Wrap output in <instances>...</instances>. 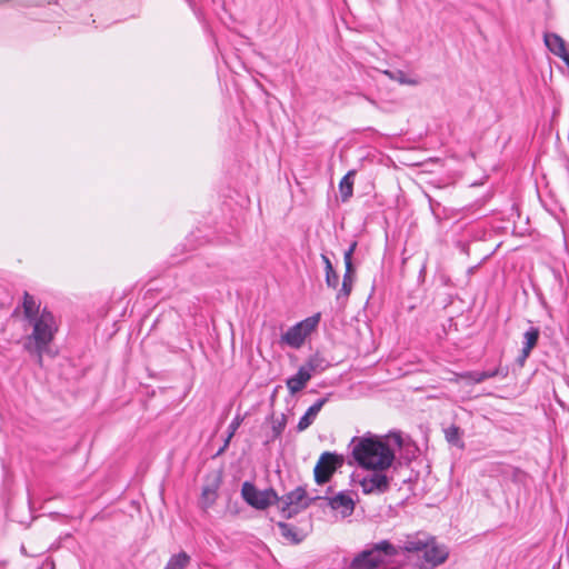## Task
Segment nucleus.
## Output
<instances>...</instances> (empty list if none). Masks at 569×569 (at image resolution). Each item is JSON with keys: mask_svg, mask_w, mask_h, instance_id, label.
<instances>
[{"mask_svg": "<svg viewBox=\"0 0 569 569\" xmlns=\"http://www.w3.org/2000/svg\"><path fill=\"white\" fill-rule=\"evenodd\" d=\"M22 308L26 320L32 327L26 339L24 349L36 356L38 363L42 365L43 355L49 352L50 343L58 331V323L53 315L47 308L40 309V303L28 292L23 295Z\"/></svg>", "mask_w": 569, "mask_h": 569, "instance_id": "1", "label": "nucleus"}, {"mask_svg": "<svg viewBox=\"0 0 569 569\" xmlns=\"http://www.w3.org/2000/svg\"><path fill=\"white\" fill-rule=\"evenodd\" d=\"M352 457L363 469H389L395 452L378 437H355L351 440Z\"/></svg>", "mask_w": 569, "mask_h": 569, "instance_id": "2", "label": "nucleus"}, {"mask_svg": "<svg viewBox=\"0 0 569 569\" xmlns=\"http://www.w3.org/2000/svg\"><path fill=\"white\" fill-rule=\"evenodd\" d=\"M398 556L396 546L382 540L372 546L371 549L362 551L351 562L350 569H375L383 562V557Z\"/></svg>", "mask_w": 569, "mask_h": 569, "instance_id": "3", "label": "nucleus"}, {"mask_svg": "<svg viewBox=\"0 0 569 569\" xmlns=\"http://www.w3.org/2000/svg\"><path fill=\"white\" fill-rule=\"evenodd\" d=\"M317 499V496H309L303 487H297L281 498L278 497L277 503L279 505L283 516L286 518H291L292 516L307 509L311 502Z\"/></svg>", "mask_w": 569, "mask_h": 569, "instance_id": "4", "label": "nucleus"}, {"mask_svg": "<svg viewBox=\"0 0 569 569\" xmlns=\"http://www.w3.org/2000/svg\"><path fill=\"white\" fill-rule=\"evenodd\" d=\"M241 496L249 506L258 510H264L278 501V495L273 489L259 490L249 481L242 483Z\"/></svg>", "mask_w": 569, "mask_h": 569, "instance_id": "5", "label": "nucleus"}, {"mask_svg": "<svg viewBox=\"0 0 569 569\" xmlns=\"http://www.w3.org/2000/svg\"><path fill=\"white\" fill-rule=\"evenodd\" d=\"M318 321L319 316H315L295 325L281 336V342L291 348H300L306 337L316 328Z\"/></svg>", "mask_w": 569, "mask_h": 569, "instance_id": "6", "label": "nucleus"}, {"mask_svg": "<svg viewBox=\"0 0 569 569\" xmlns=\"http://www.w3.org/2000/svg\"><path fill=\"white\" fill-rule=\"evenodd\" d=\"M388 469H371V473L360 480V487L366 495H381L389 490L392 477L387 475Z\"/></svg>", "mask_w": 569, "mask_h": 569, "instance_id": "7", "label": "nucleus"}, {"mask_svg": "<svg viewBox=\"0 0 569 569\" xmlns=\"http://www.w3.org/2000/svg\"><path fill=\"white\" fill-rule=\"evenodd\" d=\"M341 463L342 458L340 456L332 452H323L313 470L316 482L319 485L328 482Z\"/></svg>", "mask_w": 569, "mask_h": 569, "instance_id": "8", "label": "nucleus"}, {"mask_svg": "<svg viewBox=\"0 0 569 569\" xmlns=\"http://www.w3.org/2000/svg\"><path fill=\"white\" fill-rule=\"evenodd\" d=\"M422 551L423 559L432 567L443 563L449 556L447 548L445 546L437 545L435 538L431 536L428 538V547Z\"/></svg>", "mask_w": 569, "mask_h": 569, "instance_id": "9", "label": "nucleus"}, {"mask_svg": "<svg viewBox=\"0 0 569 569\" xmlns=\"http://www.w3.org/2000/svg\"><path fill=\"white\" fill-rule=\"evenodd\" d=\"M428 538L429 536L422 532H417L412 535L406 536V539L402 541V545L396 547L398 549V555L400 551L406 552H420L426 547H428Z\"/></svg>", "mask_w": 569, "mask_h": 569, "instance_id": "10", "label": "nucleus"}, {"mask_svg": "<svg viewBox=\"0 0 569 569\" xmlns=\"http://www.w3.org/2000/svg\"><path fill=\"white\" fill-rule=\"evenodd\" d=\"M539 329L531 327L523 333V347L521 350V355L517 358V362L520 367H522L529 357L531 350L536 347L539 339Z\"/></svg>", "mask_w": 569, "mask_h": 569, "instance_id": "11", "label": "nucleus"}, {"mask_svg": "<svg viewBox=\"0 0 569 569\" xmlns=\"http://www.w3.org/2000/svg\"><path fill=\"white\" fill-rule=\"evenodd\" d=\"M508 375L507 370H502L500 367L489 370V371H468L459 375V378L462 380H467L473 383H480L489 378H493L497 376L506 377Z\"/></svg>", "mask_w": 569, "mask_h": 569, "instance_id": "12", "label": "nucleus"}, {"mask_svg": "<svg viewBox=\"0 0 569 569\" xmlns=\"http://www.w3.org/2000/svg\"><path fill=\"white\" fill-rule=\"evenodd\" d=\"M328 401V398H321L317 400L309 409L306 411V413L300 418L297 429L298 431H305L307 428H309L313 421L316 420L318 413L325 406V403Z\"/></svg>", "mask_w": 569, "mask_h": 569, "instance_id": "13", "label": "nucleus"}, {"mask_svg": "<svg viewBox=\"0 0 569 569\" xmlns=\"http://www.w3.org/2000/svg\"><path fill=\"white\" fill-rule=\"evenodd\" d=\"M545 43L547 48L565 61H569V54L566 49L565 41L556 33H548L545 36Z\"/></svg>", "mask_w": 569, "mask_h": 569, "instance_id": "14", "label": "nucleus"}, {"mask_svg": "<svg viewBox=\"0 0 569 569\" xmlns=\"http://www.w3.org/2000/svg\"><path fill=\"white\" fill-rule=\"evenodd\" d=\"M311 379V376L302 367L299 368L298 372L287 379L286 385L291 395L301 391Z\"/></svg>", "mask_w": 569, "mask_h": 569, "instance_id": "15", "label": "nucleus"}, {"mask_svg": "<svg viewBox=\"0 0 569 569\" xmlns=\"http://www.w3.org/2000/svg\"><path fill=\"white\" fill-rule=\"evenodd\" d=\"M329 505L332 509L339 510L343 517L352 513L355 509L353 500L343 493H339L329 500Z\"/></svg>", "mask_w": 569, "mask_h": 569, "instance_id": "16", "label": "nucleus"}, {"mask_svg": "<svg viewBox=\"0 0 569 569\" xmlns=\"http://www.w3.org/2000/svg\"><path fill=\"white\" fill-rule=\"evenodd\" d=\"M355 170H350L339 183V192L343 202L348 201L352 197L353 192V177Z\"/></svg>", "mask_w": 569, "mask_h": 569, "instance_id": "17", "label": "nucleus"}, {"mask_svg": "<svg viewBox=\"0 0 569 569\" xmlns=\"http://www.w3.org/2000/svg\"><path fill=\"white\" fill-rule=\"evenodd\" d=\"M353 273H355L353 267H351L350 269L348 267H346V272H345L343 279H342V286L337 295V299L348 298L349 295L351 293L352 286H353Z\"/></svg>", "mask_w": 569, "mask_h": 569, "instance_id": "18", "label": "nucleus"}, {"mask_svg": "<svg viewBox=\"0 0 569 569\" xmlns=\"http://www.w3.org/2000/svg\"><path fill=\"white\" fill-rule=\"evenodd\" d=\"M321 258H322V261L325 263V269H326V283L328 287H330L332 289H337V287L339 284V276L335 271L330 259L325 254H322Z\"/></svg>", "mask_w": 569, "mask_h": 569, "instance_id": "19", "label": "nucleus"}, {"mask_svg": "<svg viewBox=\"0 0 569 569\" xmlns=\"http://www.w3.org/2000/svg\"><path fill=\"white\" fill-rule=\"evenodd\" d=\"M382 73L385 76H387L390 80L397 81L400 84L417 86L419 83V81L417 79L409 78L401 70H397V71L383 70Z\"/></svg>", "mask_w": 569, "mask_h": 569, "instance_id": "20", "label": "nucleus"}, {"mask_svg": "<svg viewBox=\"0 0 569 569\" xmlns=\"http://www.w3.org/2000/svg\"><path fill=\"white\" fill-rule=\"evenodd\" d=\"M278 528L280 530L281 536L293 543H299L302 540V537L298 535L295 527L286 522H279Z\"/></svg>", "mask_w": 569, "mask_h": 569, "instance_id": "21", "label": "nucleus"}, {"mask_svg": "<svg viewBox=\"0 0 569 569\" xmlns=\"http://www.w3.org/2000/svg\"><path fill=\"white\" fill-rule=\"evenodd\" d=\"M190 561V557L186 552L173 555L163 569H184Z\"/></svg>", "mask_w": 569, "mask_h": 569, "instance_id": "22", "label": "nucleus"}, {"mask_svg": "<svg viewBox=\"0 0 569 569\" xmlns=\"http://www.w3.org/2000/svg\"><path fill=\"white\" fill-rule=\"evenodd\" d=\"M301 367L308 371L311 377L315 372L322 371L326 368L323 360L318 356L309 358V360Z\"/></svg>", "mask_w": 569, "mask_h": 569, "instance_id": "23", "label": "nucleus"}, {"mask_svg": "<svg viewBox=\"0 0 569 569\" xmlns=\"http://www.w3.org/2000/svg\"><path fill=\"white\" fill-rule=\"evenodd\" d=\"M217 498L216 490L209 487L203 488L202 490V501L204 507H210Z\"/></svg>", "mask_w": 569, "mask_h": 569, "instance_id": "24", "label": "nucleus"}, {"mask_svg": "<svg viewBox=\"0 0 569 569\" xmlns=\"http://www.w3.org/2000/svg\"><path fill=\"white\" fill-rule=\"evenodd\" d=\"M446 438L449 442L456 443L460 438L459 428L456 426H451L446 430Z\"/></svg>", "mask_w": 569, "mask_h": 569, "instance_id": "25", "label": "nucleus"}, {"mask_svg": "<svg viewBox=\"0 0 569 569\" xmlns=\"http://www.w3.org/2000/svg\"><path fill=\"white\" fill-rule=\"evenodd\" d=\"M241 421H242L241 418L238 416L229 425V435L227 437L224 447L229 443L230 439L232 438V436L234 435V432L237 431V429L241 425Z\"/></svg>", "mask_w": 569, "mask_h": 569, "instance_id": "26", "label": "nucleus"}, {"mask_svg": "<svg viewBox=\"0 0 569 569\" xmlns=\"http://www.w3.org/2000/svg\"><path fill=\"white\" fill-rule=\"evenodd\" d=\"M356 247H357V242H352V243L350 244L349 249H348V250L345 252V254H343L345 264H346V267H348L349 269H350L351 267H353V266H352V254H353V252H355V250H356Z\"/></svg>", "mask_w": 569, "mask_h": 569, "instance_id": "27", "label": "nucleus"}, {"mask_svg": "<svg viewBox=\"0 0 569 569\" xmlns=\"http://www.w3.org/2000/svg\"><path fill=\"white\" fill-rule=\"evenodd\" d=\"M286 427V417L282 415L279 419L273 421L272 429L274 431V436L278 437L283 431Z\"/></svg>", "mask_w": 569, "mask_h": 569, "instance_id": "28", "label": "nucleus"}]
</instances>
